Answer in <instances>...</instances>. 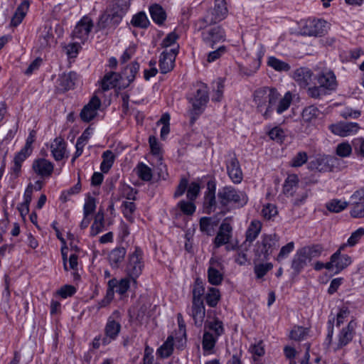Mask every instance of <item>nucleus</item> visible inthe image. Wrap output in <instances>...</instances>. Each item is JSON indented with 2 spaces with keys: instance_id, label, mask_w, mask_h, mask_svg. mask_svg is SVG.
Returning a JSON list of instances; mask_svg holds the SVG:
<instances>
[{
  "instance_id": "f257e3e1",
  "label": "nucleus",
  "mask_w": 364,
  "mask_h": 364,
  "mask_svg": "<svg viewBox=\"0 0 364 364\" xmlns=\"http://www.w3.org/2000/svg\"><path fill=\"white\" fill-rule=\"evenodd\" d=\"M279 97V93L274 87H262L257 89L253 94L257 111L265 119L271 118Z\"/></svg>"
},
{
  "instance_id": "f03ea898",
  "label": "nucleus",
  "mask_w": 364,
  "mask_h": 364,
  "mask_svg": "<svg viewBox=\"0 0 364 364\" xmlns=\"http://www.w3.org/2000/svg\"><path fill=\"white\" fill-rule=\"evenodd\" d=\"M127 0H112L106 11L101 14L97 23V31L110 26L116 28L129 9Z\"/></svg>"
},
{
  "instance_id": "7ed1b4c3",
  "label": "nucleus",
  "mask_w": 364,
  "mask_h": 364,
  "mask_svg": "<svg viewBox=\"0 0 364 364\" xmlns=\"http://www.w3.org/2000/svg\"><path fill=\"white\" fill-rule=\"evenodd\" d=\"M218 199L220 208H227L232 205L237 208L244 207L248 202V196L245 192L235 188L232 186H225L218 191Z\"/></svg>"
},
{
  "instance_id": "20e7f679",
  "label": "nucleus",
  "mask_w": 364,
  "mask_h": 364,
  "mask_svg": "<svg viewBox=\"0 0 364 364\" xmlns=\"http://www.w3.org/2000/svg\"><path fill=\"white\" fill-rule=\"evenodd\" d=\"M192 108L189 109L190 123L193 124L198 117L203 112L209 100L207 86L200 85L198 87L193 96L188 97Z\"/></svg>"
},
{
  "instance_id": "39448f33",
  "label": "nucleus",
  "mask_w": 364,
  "mask_h": 364,
  "mask_svg": "<svg viewBox=\"0 0 364 364\" xmlns=\"http://www.w3.org/2000/svg\"><path fill=\"white\" fill-rule=\"evenodd\" d=\"M278 247L279 236L277 234H264L261 237V240L256 242L254 253L258 259L267 261L273 251Z\"/></svg>"
},
{
  "instance_id": "423d86ee",
  "label": "nucleus",
  "mask_w": 364,
  "mask_h": 364,
  "mask_svg": "<svg viewBox=\"0 0 364 364\" xmlns=\"http://www.w3.org/2000/svg\"><path fill=\"white\" fill-rule=\"evenodd\" d=\"M340 160L334 156L318 154L308 163V168L318 172H329L339 165Z\"/></svg>"
},
{
  "instance_id": "0eeeda50",
  "label": "nucleus",
  "mask_w": 364,
  "mask_h": 364,
  "mask_svg": "<svg viewBox=\"0 0 364 364\" xmlns=\"http://www.w3.org/2000/svg\"><path fill=\"white\" fill-rule=\"evenodd\" d=\"M201 38L205 46L214 48L225 40V32L220 26H205L201 31Z\"/></svg>"
},
{
  "instance_id": "6e6552de",
  "label": "nucleus",
  "mask_w": 364,
  "mask_h": 364,
  "mask_svg": "<svg viewBox=\"0 0 364 364\" xmlns=\"http://www.w3.org/2000/svg\"><path fill=\"white\" fill-rule=\"evenodd\" d=\"M119 318L120 312L118 310H115L107 318V321L104 329L105 336H103L102 338V344L103 346L109 344L112 341L116 340L118 337L122 326L120 323L117 321L115 319Z\"/></svg>"
},
{
  "instance_id": "1a4fd4ad",
  "label": "nucleus",
  "mask_w": 364,
  "mask_h": 364,
  "mask_svg": "<svg viewBox=\"0 0 364 364\" xmlns=\"http://www.w3.org/2000/svg\"><path fill=\"white\" fill-rule=\"evenodd\" d=\"M143 267V252L139 247H136L134 252L129 257V262L126 268L128 277L134 283H136V279L141 274Z\"/></svg>"
},
{
  "instance_id": "9d476101",
  "label": "nucleus",
  "mask_w": 364,
  "mask_h": 364,
  "mask_svg": "<svg viewBox=\"0 0 364 364\" xmlns=\"http://www.w3.org/2000/svg\"><path fill=\"white\" fill-rule=\"evenodd\" d=\"M228 14L225 0H215L214 7L209 9L202 21L207 25H211L223 20Z\"/></svg>"
},
{
  "instance_id": "9b49d317",
  "label": "nucleus",
  "mask_w": 364,
  "mask_h": 364,
  "mask_svg": "<svg viewBox=\"0 0 364 364\" xmlns=\"http://www.w3.org/2000/svg\"><path fill=\"white\" fill-rule=\"evenodd\" d=\"M93 26L92 20L87 16H83L75 26L71 33L72 38L83 43L87 40Z\"/></svg>"
},
{
  "instance_id": "f8f14e48",
  "label": "nucleus",
  "mask_w": 364,
  "mask_h": 364,
  "mask_svg": "<svg viewBox=\"0 0 364 364\" xmlns=\"http://www.w3.org/2000/svg\"><path fill=\"white\" fill-rule=\"evenodd\" d=\"M327 22L322 19H312L306 21L301 28V33L309 36H321L326 32Z\"/></svg>"
},
{
  "instance_id": "ddd939ff",
  "label": "nucleus",
  "mask_w": 364,
  "mask_h": 364,
  "mask_svg": "<svg viewBox=\"0 0 364 364\" xmlns=\"http://www.w3.org/2000/svg\"><path fill=\"white\" fill-rule=\"evenodd\" d=\"M216 183L215 181H209L207 183V190L204 194L203 210L207 214H210L216 210L218 203L215 196Z\"/></svg>"
},
{
  "instance_id": "4468645a",
  "label": "nucleus",
  "mask_w": 364,
  "mask_h": 364,
  "mask_svg": "<svg viewBox=\"0 0 364 364\" xmlns=\"http://www.w3.org/2000/svg\"><path fill=\"white\" fill-rule=\"evenodd\" d=\"M31 168L37 176L48 178L53 173L54 164L44 158H38L33 160Z\"/></svg>"
},
{
  "instance_id": "2eb2a0df",
  "label": "nucleus",
  "mask_w": 364,
  "mask_h": 364,
  "mask_svg": "<svg viewBox=\"0 0 364 364\" xmlns=\"http://www.w3.org/2000/svg\"><path fill=\"white\" fill-rule=\"evenodd\" d=\"M228 220V218H226L219 227L218 232L213 240L215 248H219L224 245H227L232 237V227L227 222Z\"/></svg>"
},
{
  "instance_id": "dca6fc26",
  "label": "nucleus",
  "mask_w": 364,
  "mask_h": 364,
  "mask_svg": "<svg viewBox=\"0 0 364 364\" xmlns=\"http://www.w3.org/2000/svg\"><path fill=\"white\" fill-rule=\"evenodd\" d=\"M357 322L351 320L346 327H343L338 334V343L336 349H341L350 343L355 334Z\"/></svg>"
},
{
  "instance_id": "f3484780",
  "label": "nucleus",
  "mask_w": 364,
  "mask_h": 364,
  "mask_svg": "<svg viewBox=\"0 0 364 364\" xmlns=\"http://www.w3.org/2000/svg\"><path fill=\"white\" fill-rule=\"evenodd\" d=\"M178 48L164 50L159 58V69L161 73L166 74L173 70L175 59L178 53Z\"/></svg>"
},
{
  "instance_id": "a211bd4d",
  "label": "nucleus",
  "mask_w": 364,
  "mask_h": 364,
  "mask_svg": "<svg viewBox=\"0 0 364 364\" xmlns=\"http://www.w3.org/2000/svg\"><path fill=\"white\" fill-rule=\"evenodd\" d=\"M101 106V100L97 96H93L89 102L84 106L80 112L81 119L85 122H89L92 120L97 114V110Z\"/></svg>"
},
{
  "instance_id": "6ab92c4d",
  "label": "nucleus",
  "mask_w": 364,
  "mask_h": 364,
  "mask_svg": "<svg viewBox=\"0 0 364 364\" xmlns=\"http://www.w3.org/2000/svg\"><path fill=\"white\" fill-rule=\"evenodd\" d=\"M328 129L334 134L344 137L355 134L360 129V127L358 124L355 122H341L331 124Z\"/></svg>"
},
{
  "instance_id": "aec40b11",
  "label": "nucleus",
  "mask_w": 364,
  "mask_h": 364,
  "mask_svg": "<svg viewBox=\"0 0 364 364\" xmlns=\"http://www.w3.org/2000/svg\"><path fill=\"white\" fill-rule=\"evenodd\" d=\"M77 80L78 75L75 72L64 73L58 79V88L63 92L73 90L75 88Z\"/></svg>"
},
{
  "instance_id": "412c9836",
  "label": "nucleus",
  "mask_w": 364,
  "mask_h": 364,
  "mask_svg": "<svg viewBox=\"0 0 364 364\" xmlns=\"http://www.w3.org/2000/svg\"><path fill=\"white\" fill-rule=\"evenodd\" d=\"M316 80L318 84L328 91L329 93L336 90L337 87L336 75L332 71L320 73L316 76Z\"/></svg>"
},
{
  "instance_id": "4be33fe9",
  "label": "nucleus",
  "mask_w": 364,
  "mask_h": 364,
  "mask_svg": "<svg viewBox=\"0 0 364 364\" xmlns=\"http://www.w3.org/2000/svg\"><path fill=\"white\" fill-rule=\"evenodd\" d=\"M122 83H124V80L121 73L109 72L106 73L103 77L101 87L104 91H107L116 87L119 88V85Z\"/></svg>"
},
{
  "instance_id": "5701e85b",
  "label": "nucleus",
  "mask_w": 364,
  "mask_h": 364,
  "mask_svg": "<svg viewBox=\"0 0 364 364\" xmlns=\"http://www.w3.org/2000/svg\"><path fill=\"white\" fill-rule=\"evenodd\" d=\"M308 258L301 248L296 250L291 264V267L293 269L292 274L294 276L299 275L307 265L308 262H310Z\"/></svg>"
},
{
  "instance_id": "b1692460",
  "label": "nucleus",
  "mask_w": 364,
  "mask_h": 364,
  "mask_svg": "<svg viewBox=\"0 0 364 364\" xmlns=\"http://www.w3.org/2000/svg\"><path fill=\"white\" fill-rule=\"evenodd\" d=\"M139 68V63L134 61L124 68L121 73V75H123L124 83L119 85V89L127 87L135 80L136 75L138 73Z\"/></svg>"
},
{
  "instance_id": "393cba45",
  "label": "nucleus",
  "mask_w": 364,
  "mask_h": 364,
  "mask_svg": "<svg viewBox=\"0 0 364 364\" xmlns=\"http://www.w3.org/2000/svg\"><path fill=\"white\" fill-rule=\"evenodd\" d=\"M205 315V309L203 301H192L191 316L194 320L196 326L200 327L203 323Z\"/></svg>"
},
{
  "instance_id": "a878e982",
  "label": "nucleus",
  "mask_w": 364,
  "mask_h": 364,
  "mask_svg": "<svg viewBox=\"0 0 364 364\" xmlns=\"http://www.w3.org/2000/svg\"><path fill=\"white\" fill-rule=\"evenodd\" d=\"M312 75L313 73L309 68L301 67L294 71L293 77L301 87L305 88L311 81Z\"/></svg>"
},
{
  "instance_id": "bb28decb",
  "label": "nucleus",
  "mask_w": 364,
  "mask_h": 364,
  "mask_svg": "<svg viewBox=\"0 0 364 364\" xmlns=\"http://www.w3.org/2000/svg\"><path fill=\"white\" fill-rule=\"evenodd\" d=\"M215 263V260L211 258L207 272L208 281L212 285L218 286L223 280V274L214 266Z\"/></svg>"
},
{
  "instance_id": "cd10ccee",
  "label": "nucleus",
  "mask_w": 364,
  "mask_h": 364,
  "mask_svg": "<svg viewBox=\"0 0 364 364\" xmlns=\"http://www.w3.org/2000/svg\"><path fill=\"white\" fill-rule=\"evenodd\" d=\"M29 8V1L28 0L23 1L17 7L11 21V26H18L24 18Z\"/></svg>"
},
{
  "instance_id": "c85d7f7f",
  "label": "nucleus",
  "mask_w": 364,
  "mask_h": 364,
  "mask_svg": "<svg viewBox=\"0 0 364 364\" xmlns=\"http://www.w3.org/2000/svg\"><path fill=\"white\" fill-rule=\"evenodd\" d=\"M345 246L346 245H343L335 252L338 253V255H337V259H336L335 262V268L336 269L335 273L336 274L339 273L340 272L346 269L352 262V259L350 256L346 254H341V251L344 249Z\"/></svg>"
},
{
  "instance_id": "c756f323",
  "label": "nucleus",
  "mask_w": 364,
  "mask_h": 364,
  "mask_svg": "<svg viewBox=\"0 0 364 364\" xmlns=\"http://www.w3.org/2000/svg\"><path fill=\"white\" fill-rule=\"evenodd\" d=\"M51 153L55 161H60L64 158L65 153V142L62 138H55L51 144Z\"/></svg>"
},
{
  "instance_id": "7c9ffc66",
  "label": "nucleus",
  "mask_w": 364,
  "mask_h": 364,
  "mask_svg": "<svg viewBox=\"0 0 364 364\" xmlns=\"http://www.w3.org/2000/svg\"><path fill=\"white\" fill-rule=\"evenodd\" d=\"M149 13L154 22L159 26L163 25L166 19V13L165 10L158 4H154L150 6Z\"/></svg>"
},
{
  "instance_id": "2f4dec72",
  "label": "nucleus",
  "mask_w": 364,
  "mask_h": 364,
  "mask_svg": "<svg viewBox=\"0 0 364 364\" xmlns=\"http://www.w3.org/2000/svg\"><path fill=\"white\" fill-rule=\"evenodd\" d=\"M127 251L124 247H119L112 250L109 254V261L112 267L117 268L123 262Z\"/></svg>"
},
{
  "instance_id": "473e14b6",
  "label": "nucleus",
  "mask_w": 364,
  "mask_h": 364,
  "mask_svg": "<svg viewBox=\"0 0 364 364\" xmlns=\"http://www.w3.org/2000/svg\"><path fill=\"white\" fill-rule=\"evenodd\" d=\"M38 41L40 43V48L42 49L50 46V44L54 41V36L52 33L51 27L44 26L41 28L38 37Z\"/></svg>"
},
{
  "instance_id": "72a5a7b5",
  "label": "nucleus",
  "mask_w": 364,
  "mask_h": 364,
  "mask_svg": "<svg viewBox=\"0 0 364 364\" xmlns=\"http://www.w3.org/2000/svg\"><path fill=\"white\" fill-rule=\"evenodd\" d=\"M262 230V223L260 221L254 220L251 221L245 233L246 241L252 242L259 235Z\"/></svg>"
},
{
  "instance_id": "f704fd0d",
  "label": "nucleus",
  "mask_w": 364,
  "mask_h": 364,
  "mask_svg": "<svg viewBox=\"0 0 364 364\" xmlns=\"http://www.w3.org/2000/svg\"><path fill=\"white\" fill-rule=\"evenodd\" d=\"M105 226V218L104 213L102 211H98L95 217L94 223L90 227V235L96 236L97 234L103 230Z\"/></svg>"
},
{
  "instance_id": "c9c22d12",
  "label": "nucleus",
  "mask_w": 364,
  "mask_h": 364,
  "mask_svg": "<svg viewBox=\"0 0 364 364\" xmlns=\"http://www.w3.org/2000/svg\"><path fill=\"white\" fill-rule=\"evenodd\" d=\"M173 350V339L171 336L168 337L165 341L156 351V354L161 358H168Z\"/></svg>"
},
{
  "instance_id": "e433bc0d",
  "label": "nucleus",
  "mask_w": 364,
  "mask_h": 364,
  "mask_svg": "<svg viewBox=\"0 0 364 364\" xmlns=\"http://www.w3.org/2000/svg\"><path fill=\"white\" fill-rule=\"evenodd\" d=\"M102 158L103 160L100 164V170L102 173H106L112 168L115 160V156L111 150H107L103 152Z\"/></svg>"
},
{
  "instance_id": "4c0bfd02",
  "label": "nucleus",
  "mask_w": 364,
  "mask_h": 364,
  "mask_svg": "<svg viewBox=\"0 0 364 364\" xmlns=\"http://www.w3.org/2000/svg\"><path fill=\"white\" fill-rule=\"evenodd\" d=\"M267 65L279 72H287L291 69L289 64L274 56H271L268 58Z\"/></svg>"
},
{
  "instance_id": "58836bf2",
  "label": "nucleus",
  "mask_w": 364,
  "mask_h": 364,
  "mask_svg": "<svg viewBox=\"0 0 364 364\" xmlns=\"http://www.w3.org/2000/svg\"><path fill=\"white\" fill-rule=\"evenodd\" d=\"M301 249L304 252L306 256L309 257V262H311L313 258L318 257L323 251L322 245L318 244L304 246L301 247Z\"/></svg>"
},
{
  "instance_id": "ea45409f",
  "label": "nucleus",
  "mask_w": 364,
  "mask_h": 364,
  "mask_svg": "<svg viewBox=\"0 0 364 364\" xmlns=\"http://www.w3.org/2000/svg\"><path fill=\"white\" fill-rule=\"evenodd\" d=\"M131 23L134 27L146 28L149 26L150 22L145 12L140 11L133 16Z\"/></svg>"
},
{
  "instance_id": "a19ab883",
  "label": "nucleus",
  "mask_w": 364,
  "mask_h": 364,
  "mask_svg": "<svg viewBox=\"0 0 364 364\" xmlns=\"http://www.w3.org/2000/svg\"><path fill=\"white\" fill-rule=\"evenodd\" d=\"M176 208H178L181 213L186 215L187 216H191L194 214L196 210V206L192 200H180L177 205Z\"/></svg>"
},
{
  "instance_id": "79ce46f5",
  "label": "nucleus",
  "mask_w": 364,
  "mask_h": 364,
  "mask_svg": "<svg viewBox=\"0 0 364 364\" xmlns=\"http://www.w3.org/2000/svg\"><path fill=\"white\" fill-rule=\"evenodd\" d=\"M206 304L210 307L217 306L220 299V294L218 289L215 287H210L205 296Z\"/></svg>"
},
{
  "instance_id": "37998d69",
  "label": "nucleus",
  "mask_w": 364,
  "mask_h": 364,
  "mask_svg": "<svg viewBox=\"0 0 364 364\" xmlns=\"http://www.w3.org/2000/svg\"><path fill=\"white\" fill-rule=\"evenodd\" d=\"M292 101V96L290 92H287L285 93L284 96L279 99L277 102V104L275 106V109L277 114H281L284 111L288 109L289 107L291 102Z\"/></svg>"
},
{
  "instance_id": "c03bdc74",
  "label": "nucleus",
  "mask_w": 364,
  "mask_h": 364,
  "mask_svg": "<svg viewBox=\"0 0 364 364\" xmlns=\"http://www.w3.org/2000/svg\"><path fill=\"white\" fill-rule=\"evenodd\" d=\"M218 337L215 336L213 334L210 333L209 331H205L203 336L202 341V346L203 349L205 351H210L212 350L215 343L218 341Z\"/></svg>"
},
{
  "instance_id": "a18cd8bd",
  "label": "nucleus",
  "mask_w": 364,
  "mask_h": 364,
  "mask_svg": "<svg viewBox=\"0 0 364 364\" xmlns=\"http://www.w3.org/2000/svg\"><path fill=\"white\" fill-rule=\"evenodd\" d=\"M205 327L214 332V336L219 337L224 333L225 329L223 322L218 318H215L213 321H207Z\"/></svg>"
},
{
  "instance_id": "49530a36",
  "label": "nucleus",
  "mask_w": 364,
  "mask_h": 364,
  "mask_svg": "<svg viewBox=\"0 0 364 364\" xmlns=\"http://www.w3.org/2000/svg\"><path fill=\"white\" fill-rule=\"evenodd\" d=\"M136 173L138 177L144 181H150L153 176L151 168L142 162L137 165Z\"/></svg>"
},
{
  "instance_id": "de8ad7c7",
  "label": "nucleus",
  "mask_w": 364,
  "mask_h": 364,
  "mask_svg": "<svg viewBox=\"0 0 364 364\" xmlns=\"http://www.w3.org/2000/svg\"><path fill=\"white\" fill-rule=\"evenodd\" d=\"M193 301H203L202 296L205 293L203 282L200 278H196L193 288Z\"/></svg>"
},
{
  "instance_id": "09e8293b",
  "label": "nucleus",
  "mask_w": 364,
  "mask_h": 364,
  "mask_svg": "<svg viewBox=\"0 0 364 364\" xmlns=\"http://www.w3.org/2000/svg\"><path fill=\"white\" fill-rule=\"evenodd\" d=\"M320 114L318 109L314 106L311 105L305 107L302 112V118L305 122H311L316 119Z\"/></svg>"
},
{
  "instance_id": "8fccbe9b",
  "label": "nucleus",
  "mask_w": 364,
  "mask_h": 364,
  "mask_svg": "<svg viewBox=\"0 0 364 364\" xmlns=\"http://www.w3.org/2000/svg\"><path fill=\"white\" fill-rule=\"evenodd\" d=\"M348 203L346 201L333 199L326 204V208L331 212L339 213L346 209L348 206Z\"/></svg>"
},
{
  "instance_id": "3c124183",
  "label": "nucleus",
  "mask_w": 364,
  "mask_h": 364,
  "mask_svg": "<svg viewBox=\"0 0 364 364\" xmlns=\"http://www.w3.org/2000/svg\"><path fill=\"white\" fill-rule=\"evenodd\" d=\"M329 94L328 91L326 90L320 85L309 87L307 90L308 96L314 99H321L322 97Z\"/></svg>"
},
{
  "instance_id": "603ef678",
  "label": "nucleus",
  "mask_w": 364,
  "mask_h": 364,
  "mask_svg": "<svg viewBox=\"0 0 364 364\" xmlns=\"http://www.w3.org/2000/svg\"><path fill=\"white\" fill-rule=\"evenodd\" d=\"M199 225L201 232H205L208 235H212L213 232L214 223H213L211 218H201Z\"/></svg>"
},
{
  "instance_id": "864d4df0",
  "label": "nucleus",
  "mask_w": 364,
  "mask_h": 364,
  "mask_svg": "<svg viewBox=\"0 0 364 364\" xmlns=\"http://www.w3.org/2000/svg\"><path fill=\"white\" fill-rule=\"evenodd\" d=\"M299 183V178L296 174H291L287 176L284 184V193L285 194L291 193L293 188L297 186Z\"/></svg>"
},
{
  "instance_id": "5fc2aeb1",
  "label": "nucleus",
  "mask_w": 364,
  "mask_h": 364,
  "mask_svg": "<svg viewBox=\"0 0 364 364\" xmlns=\"http://www.w3.org/2000/svg\"><path fill=\"white\" fill-rule=\"evenodd\" d=\"M227 47L225 46H220L215 50L210 51L207 55V61L208 63H213L220 59L223 55L227 53Z\"/></svg>"
},
{
  "instance_id": "6e6d98bb",
  "label": "nucleus",
  "mask_w": 364,
  "mask_h": 364,
  "mask_svg": "<svg viewBox=\"0 0 364 364\" xmlns=\"http://www.w3.org/2000/svg\"><path fill=\"white\" fill-rule=\"evenodd\" d=\"M308 161V155L305 151H299L291 160L290 166L291 167H301Z\"/></svg>"
},
{
  "instance_id": "4d7b16f0",
  "label": "nucleus",
  "mask_w": 364,
  "mask_h": 364,
  "mask_svg": "<svg viewBox=\"0 0 364 364\" xmlns=\"http://www.w3.org/2000/svg\"><path fill=\"white\" fill-rule=\"evenodd\" d=\"M273 268L271 262L262 263L256 264L254 267V272L257 279L262 278L266 274Z\"/></svg>"
},
{
  "instance_id": "13d9d810",
  "label": "nucleus",
  "mask_w": 364,
  "mask_h": 364,
  "mask_svg": "<svg viewBox=\"0 0 364 364\" xmlns=\"http://www.w3.org/2000/svg\"><path fill=\"white\" fill-rule=\"evenodd\" d=\"M200 191V184L198 182H192L187 188L186 197L189 200L194 201Z\"/></svg>"
},
{
  "instance_id": "bf43d9fd",
  "label": "nucleus",
  "mask_w": 364,
  "mask_h": 364,
  "mask_svg": "<svg viewBox=\"0 0 364 364\" xmlns=\"http://www.w3.org/2000/svg\"><path fill=\"white\" fill-rule=\"evenodd\" d=\"M307 333V328L302 326H294L290 332V338L295 341H301L304 339Z\"/></svg>"
},
{
  "instance_id": "052dcab7",
  "label": "nucleus",
  "mask_w": 364,
  "mask_h": 364,
  "mask_svg": "<svg viewBox=\"0 0 364 364\" xmlns=\"http://www.w3.org/2000/svg\"><path fill=\"white\" fill-rule=\"evenodd\" d=\"M278 213L277 208L276 205L267 203L264 205L262 210V214L264 218L266 220H272L274 217H275Z\"/></svg>"
},
{
  "instance_id": "680f3d73",
  "label": "nucleus",
  "mask_w": 364,
  "mask_h": 364,
  "mask_svg": "<svg viewBox=\"0 0 364 364\" xmlns=\"http://www.w3.org/2000/svg\"><path fill=\"white\" fill-rule=\"evenodd\" d=\"M96 208V201L95 198L92 196H89L84 204L83 207V215L85 217H89L92 215Z\"/></svg>"
},
{
  "instance_id": "e2e57ef3",
  "label": "nucleus",
  "mask_w": 364,
  "mask_h": 364,
  "mask_svg": "<svg viewBox=\"0 0 364 364\" xmlns=\"http://www.w3.org/2000/svg\"><path fill=\"white\" fill-rule=\"evenodd\" d=\"M75 292L76 288L74 286L65 284L56 291V294L63 299H66L74 295Z\"/></svg>"
},
{
  "instance_id": "0e129e2a",
  "label": "nucleus",
  "mask_w": 364,
  "mask_h": 364,
  "mask_svg": "<svg viewBox=\"0 0 364 364\" xmlns=\"http://www.w3.org/2000/svg\"><path fill=\"white\" fill-rule=\"evenodd\" d=\"M294 242H288L287 245H285L284 246H283L281 248L276 259L279 262H280L284 259L287 258L288 257V255L294 250Z\"/></svg>"
},
{
  "instance_id": "69168bd1",
  "label": "nucleus",
  "mask_w": 364,
  "mask_h": 364,
  "mask_svg": "<svg viewBox=\"0 0 364 364\" xmlns=\"http://www.w3.org/2000/svg\"><path fill=\"white\" fill-rule=\"evenodd\" d=\"M263 342L259 341L250 346V352L252 354L254 361H257V357H262L264 355Z\"/></svg>"
},
{
  "instance_id": "338daca9",
  "label": "nucleus",
  "mask_w": 364,
  "mask_h": 364,
  "mask_svg": "<svg viewBox=\"0 0 364 364\" xmlns=\"http://www.w3.org/2000/svg\"><path fill=\"white\" fill-rule=\"evenodd\" d=\"M352 152L351 146L347 142L338 144L336 147V153L341 157H347L350 155Z\"/></svg>"
},
{
  "instance_id": "774afa93",
  "label": "nucleus",
  "mask_w": 364,
  "mask_h": 364,
  "mask_svg": "<svg viewBox=\"0 0 364 364\" xmlns=\"http://www.w3.org/2000/svg\"><path fill=\"white\" fill-rule=\"evenodd\" d=\"M352 206L350 214L354 218H364V203L351 204Z\"/></svg>"
}]
</instances>
